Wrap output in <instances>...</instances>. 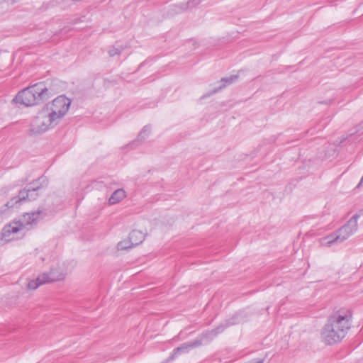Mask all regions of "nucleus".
I'll return each mask as SVG.
<instances>
[{
  "mask_svg": "<svg viewBox=\"0 0 363 363\" xmlns=\"http://www.w3.org/2000/svg\"><path fill=\"white\" fill-rule=\"evenodd\" d=\"M351 325V315L335 313L328 319L323 328L321 338L328 345L340 342L347 333Z\"/></svg>",
  "mask_w": 363,
  "mask_h": 363,
  "instance_id": "obj_1",
  "label": "nucleus"
},
{
  "mask_svg": "<svg viewBox=\"0 0 363 363\" xmlns=\"http://www.w3.org/2000/svg\"><path fill=\"white\" fill-rule=\"evenodd\" d=\"M52 96L45 82H40L20 91L13 101L25 106H33L44 103Z\"/></svg>",
  "mask_w": 363,
  "mask_h": 363,
  "instance_id": "obj_2",
  "label": "nucleus"
},
{
  "mask_svg": "<svg viewBox=\"0 0 363 363\" xmlns=\"http://www.w3.org/2000/svg\"><path fill=\"white\" fill-rule=\"evenodd\" d=\"M48 184V180L46 177H40L38 179L28 184L23 189L21 190L17 196H14L7 201L6 206L13 208L16 204L21 201L35 200L39 196L38 191L46 186Z\"/></svg>",
  "mask_w": 363,
  "mask_h": 363,
  "instance_id": "obj_3",
  "label": "nucleus"
},
{
  "mask_svg": "<svg viewBox=\"0 0 363 363\" xmlns=\"http://www.w3.org/2000/svg\"><path fill=\"white\" fill-rule=\"evenodd\" d=\"M359 218L358 214H354L340 228L333 233L323 238L320 240L321 245L330 246L333 243H340L353 235L358 228L357 221Z\"/></svg>",
  "mask_w": 363,
  "mask_h": 363,
  "instance_id": "obj_4",
  "label": "nucleus"
},
{
  "mask_svg": "<svg viewBox=\"0 0 363 363\" xmlns=\"http://www.w3.org/2000/svg\"><path fill=\"white\" fill-rule=\"evenodd\" d=\"M66 274L62 269L59 267H52L49 272H43L38 276L35 280H31L28 283V289L35 290L40 286L51 282H55L64 280Z\"/></svg>",
  "mask_w": 363,
  "mask_h": 363,
  "instance_id": "obj_5",
  "label": "nucleus"
},
{
  "mask_svg": "<svg viewBox=\"0 0 363 363\" xmlns=\"http://www.w3.org/2000/svg\"><path fill=\"white\" fill-rule=\"evenodd\" d=\"M71 104V100L64 95L55 98L50 107L49 113L52 117L59 122L67 112Z\"/></svg>",
  "mask_w": 363,
  "mask_h": 363,
  "instance_id": "obj_6",
  "label": "nucleus"
},
{
  "mask_svg": "<svg viewBox=\"0 0 363 363\" xmlns=\"http://www.w3.org/2000/svg\"><path fill=\"white\" fill-rule=\"evenodd\" d=\"M58 123L52 116L48 113H40L33 120L32 123V131L35 133H40L48 130L50 126Z\"/></svg>",
  "mask_w": 363,
  "mask_h": 363,
  "instance_id": "obj_7",
  "label": "nucleus"
},
{
  "mask_svg": "<svg viewBox=\"0 0 363 363\" xmlns=\"http://www.w3.org/2000/svg\"><path fill=\"white\" fill-rule=\"evenodd\" d=\"M202 345V341L200 340H196L193 342H185L174 349L169 357L167 359V362L173 361L175 358H177L179 354L187 353L190 350L201 346Z\"/></svg>",
  "mask_w": 363,
  "mask_h": 363,
  "instance_id": "obj_8",
  "label": "nucleus"
},
{
  "mask_svg": "<svg viewBox=\"0 0 363 363\" xmlns=\"http://www.w3.org/2000/svg\"><path fill=\"white\" fill-rule=\"evenodd\" d=\"M21 231H24V233L26 232V230L23 228V225H21L18 220H14L3 228L1 233V240L9 241L11 240L10 236L12 234L17 233Z\"/></svg>",
  "mask_w": 363,
  "mask_h": 363,
  "instance_id": "obj_9",
  "label": "nucleus"
},
{
  "mask_svg": "<svg viewBox=\"0 0 363 363\" xmlns=\"http://www.w3.org/2000/svg\"><path fill=\"white\" fill-rule=\"evenodd\" d=\"M41 213V211H33L31 213H26L23 215L22 218H21L18 222L23 225V228L26 231L29 230L37 223V221L39 219V216Z\"/></svg>",
  "mask_w": 363,
  "mask_h": 363,
  "instance_id": "obj_10",
  "label": "nucleus"
},
{
  "mask_svg": "<svg viewBox=\"0 0 363 363\" xmlns=\"http://www.w3.org/2000/svg\"><path fill=\"white\" fill-rule=\"evenodd\" d=\"M129 238L130 240V243L137 246L145 240V235L140 230H133L130 233Z\"/></svg>",
  "mask_w": 363,
  "mask_h": 363,
  "instance_id": "obj_11",
  "label": "nucleus"
},
{
  "mask_svg": "<svg viewBox=\"0 0 363 363\" xmlns=\"http://www.w3.org/2000/svg\"><path fill=\"white\" fill-rule=\"evenodd\" d=\"M126 197V193L123 189H118L113 191L110 198L108 199V203L110 205L116 204L121 202L123 199Z\"/></svg>",
  "mask_w": 363,
  "mask_h": 363,
  "instance_id": "obj_12",
  "label": "nucleus"
},
{
  "mask_svg": "<svg viewBox=\"0 0 363 363\" xmlns=\"http://www.w3.org/2000/svg\"><path fill=\"white\" fill-rule=\"evenodd\" d=\"M238 78V74L231 75L230 77H223V78H222L220 82L223 84L218 88L215 89L211 93L208 94L207 95H204L203 97L208 96H210L212 94H215V93L219 91L220 90H221V89H224L225 87H226L227 85L230 84L233 82H234L235 80H237Z\"/></svg>",
  "mask_w": 363,
  "mask_h": 363,
  "instance_id": "obj_13",
  "label": "nucleus"
},
{
  "mask_svg": "<svg viewBox=\"0 0 363 363\" xmlns=\"http://www.w3.org/2000/svg\"><path fill=\"white\" fill-rule=\"evenodd\" d=\"M133 247H135V245L130 243V240L129 238L127 240L120 241L117 245V248L118 250H128Z\"/></svg>",
  "mask_w": 363,
  "mask_h": 363,
  "instance_id": "obj_14",
  "label": "nucleus"
},
{
  "mask_svg": "<svg viewBox=\"0 0 363 363\" xmlns=\"http://www.w3.org/2000/svg\"><path fill=\"white\" fill-rule=\"evenodd\" d=\"M150 130L151 127L150 125L144 126L138 135V140H145L149 135Z\"/></svg>",
  "mask_w": 363,
  "mask_h": 363,
  "instance_id": "obj_15",
  "label": "nucleus"
},
{
  "mask_svg": "<svg viewBox=\"0 0 363 363\" xmlns=\"http://www.w3.org/2000/svg\"><path fill=\"white\" fill-rule=\"evenodd\" d=\"M124 50V47L120 46L118 48L112 47L111 48L108 52L110 57H114L116 55H120L123 50Z\"/></svg>",
  "mask_w": 363,
  "mask_h": 363,
  "instance_id": "obj_16",
  "label": "nucleus"
},
{
  "mask_svg": "<svg viewBox=\"0 0 363 363\" xmlns=\"http://www.w3.org/2000/svg\"><path fill=\"white\" fill-rule=\"evenodd\" d=\"M223 330V328L222 327H218L216 328V330L218 331V333H219L220 331H222Z\"/></svg>",
  "mask_w": 363,
  "mask_h": 363,
  "instance_id": "obj_17",
  "label": "nucleus"
}]
</instances>
